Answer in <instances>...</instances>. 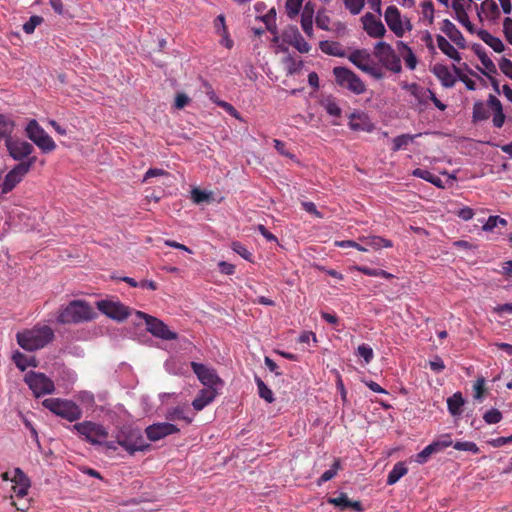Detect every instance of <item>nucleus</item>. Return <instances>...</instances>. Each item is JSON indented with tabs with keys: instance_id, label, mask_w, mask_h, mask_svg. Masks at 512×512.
Returning a JSON list of instances; mask_svg holds the SVG:
<instances>
[{
	"instance_id": "nucleus-1",
	"label": "nucleus",
	"mask_w": 512,
	"mask_h": 512,
	"mask_svg": "<svg viewBox=\"0 0 512 512\" xmlns=\"http://www.w3.org/2000/svg\"><path fill=\"white\" fill-rule=\"evenodd\" d=\"M55 335L51 327L47 325H35L30 329H24L16 334L18 345L29 352L44 348L53 341Z\"/></svg>"
},
{
	"instance_id": "nucleus-2",
	"label": "nucleus",
	"mask_w": 512,
	"mask_h": 512,
	"mask_svg": "<svg viewBox=\"0 0 512 512\" xmlns=\"http://www.w3.org/2000/svg\"><path fill=\"white\" fill-rule=\"evenodd\" d=\"M490 111L493 112V126L501 128L504 125L506 116L503 112V107L500 100L490 94L487 103L476 101L473 105L472 121L474 123L486 121L490 117Z\"/></svg>"
},
{
	"instance_id": "nucleus-3",
	"label": "nucleus",
	"mask_w": 512,
	"mask_h": 512,
	"mask_svg": "<svg viewBox=\"0 0 512 512\" xmlns=\"http://www.w3.org/2000/svg\"><path fill=\"white\" fill-rule=\"evenodd\" d=\"M96 316L92 307L85 301L73 300L57 316L61 324H77L87 322Z\"/></svg>"
},
{
	"instance_id": "nucleus-4",
	"label": "nucleus",
	"mask_w": 512,
	"mask_h": 512,
	"mask_svg": "<svg viewBox=\"0 0 512 512\" xmlns=\"http://www.w3.org/2000/svg\"><path fill=\"white\" fill-rule=\"evenodd\" d=\"M43 407L50 412L69 422H74L82 417V409L72 400L61 398H47L42 402Z\"/></svg>"
},
{
	"instance_id": "nucleus-5",
	"label": "nucleus",
	"mask_w": 512,
	"mask_h": 512,
	"mask_svg": "<svg viewBox=\"0 0 512 512\" xmlns=\"http://www.w3.org/2000/svg\"><path fill=\"white\" fill-rule=\"evenodd\" d=\"M116 442L123 447L130 455L137 451L150 450L151 445L147 443L140 429L123 427L116 435Z\"/></svg>"
},
{
	"instance_id": "nucleus-6",
	"label": "nucleus",
	"mask_w": 512,
	"mask_h": 512,
	"mask_svg": "<svg viewBox=\"0 0 512 512\" xmlns=\"http://www.w3.org/2000/svg\"><path fill=\"white\" fill-rule=\"evenodd\" d=\"M333 75L337 85L349 90L351 93L361 95L366 92V84L352 70L337 66L333 68Z\"/></svg>"
},
{
	"instance_id": "nucleus-7",
	"label": "nucleus",
	"mask_w": 512,
	"mask_h": 512,
	"mask_svg": "<svg viewBox=\"0 0 512 512\" xmlns=\"http://www.w3.org/2000/svg\"><path fill=\"white\" fill-rule=\"evenodd\" d=\"M27 137L39 148L43 153H49L56 149V143L52 137L39 125V123L32 119L26 126Z\"/></svg>"
},
{
	"instance_id": "nucleus-8",
	"label": "nucleus",
	"mask_w": 512,
	"mask_h": 512,
	"mask_svg": "<svg viewBox=\"0 0 512 512\" xmlns=\"http://www.w3.org/2000/svg\"><path fill=\"white\" fill-rule=\"evenodd\" d=\"M36 161L37 157H31L15 165L5 176L1 184V193L7 194L11 192L23 180Z\"/></svg>"
},
{
	"instance_id": "nucleus-9",
	"label": "nucleus",
	"mask_w": 512,
	"mask_h": 512,
	"mask_svg": "<svg viewBox=\"0 0 512 512\" xmlns=\"http://www.w3.org/2000/svg\"><path fill=\"white\" fill-rule=\"evenodd\" d=\"M24 382L28 385L36 398L52 394L55 391V385L52 379L42 372H27L24 376Z\"/></svg>"
},
{
	"instance_id": "nucleus-10",
	"label": "nucleus",
	"mask_w": 512,
	"mask_h": 512,
	"mask_svg": "<svg viewBox=\"0 0 512 512\" xmlns=\"http://www.w3.org/2000/svg\"><path fill=\"white\" fill-rule=\"evenodd\" d=\"M348 60L358 69L369 74L375 79L380 80L384 77L382 69L372 64L373 60L366 49H356L352 51L348 56Z\"/></svg>"
},
{
	"instance_id": "nucleus-11",
	"label": "nucleus",
	"mask_w": 512,
	"mask_h": 512,
	"mask_svg": "<svg viewBox=\"0 0 512 512\" xmlns=\"http://www.w3.org/2000/svg\"><path fill=\"white\" fill-rule=\"evenodd\" d=\"M374 55L387 70L394 73L401 72L400 57L390 44L383 41L378 42L374 47Z\"/></svg>"
},
{
	"instance_id": "nucleus-12",
	"label": "nucleus",
	"mask_w": 512,
	"mask_h": 512,
	"mask_svg": "<svg viewBox=\"0 0 512 512\" xmlns=\"http://www.w3.org/2000/svg\"><path fill=\"white\" fill-rule=\"evenodd\" d=\"M72 429L85 438V440L93 445L102 444V440L106 439L108 432L101 424L92 421H83L76 423Z\"/></svg>"
},
{
	"instance_id": "nucleus-13",
	"label": "nucleus",
	"mask_w": 512,
	"mask_h": 512,
	"mask_svg": "<svg viewBox=\"0 0 512 512\" xmlns=\"http://www.w3.org/2000/svg\"><path fill=\"white\" fill-rule=\"evenodd\" d=\"M136 315L145 321L147 331L153 336L164 340H175L177 338V334L172 332L168 326L158 318L142 311H136Z\"/></svg>"
},
{
	"instance_id": "nucleus-14",
	"label": "nucleus",
	"mask_w": 512,
	"mask_h": 512,
	"mask_svg": "<svg viewBox=\"0 0 512 512\" xmlns=\"http://www.w3.org/2000/svg\"><path fill=\"white\" fill-rule=\"evenodd\" d=\"M96 307L101 313L118 322L126 320L130 315L129 307L119 301L100 300Z\"/></svg>"
},
{
	"instance_id": "nucleus-15",
	"label": "nucleus",
	"mask_w": 512,
	"mask_h": 512,
	"mask_svg": "<svg viewBox=\"0 0 512 512\" xmlns=\"http://www.w3.org/2000/svg\"><path fill=\"white\" fill-rule=\"evenodd\" d=\"M5 145L9 155L16 161L24 162L31 158V154L34 151V147L31 143L21 140L13 139L8 137L5 140Z\"/></svg>"
},
{
	"instance_id": "nucleus-16",
	"label": "nucleus",
	"mask_w": 512,
	"mask_h": 512,
	"mask_svg": "<svg viewBox=\"0 0 512 512\" xmlns=\"http://www.w3.org/2000/svg\"><path fill=\"white\" fill-rule=\"evenodd\" d=\"M191 368L199 381L207 388H215L216 385L222 384V380L214 369L197 362H191Z\"/></svg>"
},
{
	"instance_id": "nucleus-17",
	"label": "nucleus",
	"mask_w": 512,
	"mask_h": 512,
	"mask_svg": "<svg viewBox=\"0 0 512 512\" xmlns=\"http://www.w3.org/2000/svg\"><path fill=\"white\" fill-rule=\"evenodd\" d=\"M178 432H179V428L176 425L168 423V422L154 423L152 425H149L145 429L147 438L153 442L158 441L168 435L175 434Z\"/></svg>"
},
{
	"instance_id": "nucleus-18",
	"label": "nucleus",
	"mask_w": 512,
	"mask_h": 512,
	"mask_svg": "<svg viewBox=\"0 0 512 512\" xmlns=\"http://www.w3.org/2000/svg\"><path fill=\"white\" fill-rule=\"evenodd\" d=\"M361 21L363 23V28L366 33L373 38H381L385 35L386 29L381 20L376 19V17L368 12L364 16H362Z\"/></svg>"
},
{
	"instance_id": "nucleus-19",
	"label": "nucleus",
	"mask_w": 512,
	"mask_h": 512,
	"mask_svg": "<svg viewBox=\"0 0 512 512\" xmlns=\"http://www.w3.org/2000/svg\"><path fill=\"white\" fill-rule=\"evenodd\" d=\"M348 126L357 132H372L375 129L369 116L363 112H354L349 115Z\"/></svg>"
},
{
	"instance_id": "nucleus-20",
	"label": "nucleus",
	"mask_w": 512,
	"mask_h": 512,
	"mask_svg": "<svg viewBox=\"0 0 512 512\" xmlns=\"http://www.w3.org/2000/svg\"><path fill=\"white\" fill-rule=\"evenodd\" d=\"M385 21L390 28L391 31L397 37H402L404 35V29L402 26L400 12L395 6H388L385 11Z\"/></svg>"
},
{
	"instance_id": "nucleus-21",
	"label": "nucleus",
	"mask_w": 512,
	"mask_h": 512,
	"mask_svg": "<svg viewBox=\"0 0 512 512\" xmlns=\"http://www.w3.org/2000/svg\"><path fill=\"white\" fill-rule=\"evenodd\" d=\"M441 31L449 37L459 48L464 49L466 47V41L460 30L453 24L449 19L442 21Z\"/></svg>"
},
{
	"instance_id": "nucleus-22",
	"label": "nucleus",
	"mask_w": 512,
	"mask_h": 512,
	"mask_svg": "<svg viewBox=\"0 0 512 512\" xmlns=\"http://www.w3.org/2000/svg\"><path fill=\"white\" fill-rule=\"evenodd\" d=\"M218 392L216 388H205L199 391L192 402V406L196 411H201L216 398Z\"/></svg>"
},
{
	"instance_id": "nucleus-23",
	"label": "nucleus",
	"mask_w": 512,
	"mask_h": 512,
	"mask_svg": "<svg viewBox=\"0 0 512 512\" xmlns=\"http://www.w3.org/2000/svg\"><path fill=\"white\" fill-rule=\"evenodd\" d=\"M432 73L440 80L444 87L450 88L455 85L456 79L446 65L435 64L432 68Z\"/></svg>"
},
{
	"instance_id": "nucleus-24",
	"label": "nucleus",
	"mask_w": 512,
	"mask_h": 512,
	"mask_svg": "<svg viewBox=\"0 0 512 512\" xmlns=\"http://www.w3.org/2000/svg\"><path fill=\"white\" fill-rule=\"evenodd\" d=\"M359 240L374 250H379L382 247L390 248L393 246L391 240L376 235L361 236L359 237Z\"/></svg>"
},
{
	"instance_id": "nucleus-25",
	"label": "nucleus",
	"mask_w": 512,
	"mask_h": 512,
	"mask_svg": "<svg viewBox=\"0 0 512 512\" xmlns=\"http://www.w3.org/2000/svg\"><path fill=\"white\" fill-rule=\"evenodd\" d=\"M437 45L439 49L448 57L456 62H460V53L454 48V46L442 35L436 37Z\"/></svg>"
},
{
	"instance_id": "nucleus-26",
	"label": "nucleus",
	"mask_w": 512,
	"mask_h": 512,
	"mask_svg": "<svg viewBox=\"0 0 512 512\" xmlns=\"http://www.w3.org/2000/svg\"><path fill=\"white\" fill-rule=\"evenodd\" d=\"M477 35L484 43L490 46L495 52L501 53L502 51H504V44L500 38L491 35L488 31L483 29L477 31Z\"/></svg>"
},
{
	"instance_id": "nucleus-27",
	"label": "nucleus",
	"mask_w": 512,
	"mask_h": 512,
	"mask_svg": "<svg viewBox=\"0 0 512 512\" xmlns=\"http://www.w3.org/2000/svg\"><path fill=\"white\" fill-rule=\"evenodd\" d=\"M313 15L314 9L305 5L301 15V27L308 37H313Z\"/></svg>"
},
{
	"instance_id": "nucleus-28",
	"label": "nucleus",
	"mask_w": 512,
	"mask_h": 512,
	"mask_svg": "<svg viewBox=\"0 0 512 512\" xmlns=\"http://www.w3.org/2000/svg\"><path fill=\"white\" fill-rule=\"evenodd\" d=\"M328 503L340 507L342 510L348 508H354L357 511L361 510L360 502H352L345 493H341L338 497L329 498Z\"/></svg>"
},
{
	"instance_id": "nucleus-29",
	"label": "nucleus",
	"mask_w": 512,
	"mask_h": 512,
	"mask_svg": "<svg viewBox=\"0 0 512 512\" xmlns=\"http://www.w3.org/2000/svg\"><path fill=\"white\" fill-rule=\"evenodd\" d=\"M465 401L460 392L453 394L447 399L448 411L452 416H459L462 414V406Z\"/></svg>"
},
{
	"instance_id": "nucleus-30",
	"label": "nucleus",
	"mask_w": 512,
	"mask_h": 512,
	"mask_svg": "<svg viewBox=\"0 0 512 512\" xmlns=\"http://www.w3.org/2000/svg\"><path fill=\"white\" fill-rule=\"evenodd\" d=\"M404 89L409 91L411 95L415 97L419 104H425L426 100L429 96L430 89H424L420 87L417 83L405 84L403 86Z\"/></svg>"
},
{
	"instance_id": "nucleus-31",
	"label": "nucleus",
	"mask_w": 512,
	"mask_h": 512,
	"mask_svg": "<svg viewBox=\"0 0 512 512\" xmlns=\"http://www.w3.org/2000/svg\"><path fill=\"white\" fill-rule=\"evenodd\" d=\"M350 269L361 272L367 276L382 277V278H385L388 280L394 278L393 274H391L385 270H382V269H374V268H369L367 266H359V265L352 266Z\"/></svg>"
},
{
	"instance_id": "nucleus-32",
	"label": "nucleus",
	"mask_w": 512,
	"mask_h": 512,
	"mask_svg": "<svg viewBox=\"0 0 512 512\" xmlns=\"http://www.w3.org/2000/svg\"><path fill=\"white\" fill-rule=\"evenodd\" d=\"M320 49L322 52L328 55L336 56V57H344L345 53L341 47V45L337 42L332 41H321Z\"/></svg>"
},
{
	"instance_id": "nucleus-33",
	"label": "nucleus",
	"mask_w": 512,
	"mask_h": 512,
	"mask_svg": "<svg viewBox=\"0 0 512 512\" xmlns=\"http://www.w3.org/2000/svg\"><path fill=\"white\" fill-rule=\"evenodd\" d=\"M408 472L407 467L403 462H397L387 476V484L393 485L399 481L401 477Z\"/></svg>"
},
{
	"instance_id": "nucleus-34",
	"label": "nucleus",
	"mask_w": 512,
	"mask_h": 512,
	"mask_svg": "<svg viewBox=\"0 0 512 512\" xmlns=\"http://www.w3.org/2000/svg\"><path fill=\"white\" fill-rule=\"evenodd\" d=\"M474 52L477 54L482 65L491 73H496V66L493 61L488 57L481 45L476 44L473 46Z\"/></svg>"
},
{
	"instance_id": "nucleus-35",
	"label": "nucleus",
	"mask_w": 512,
	"mask_h": 512,
	"mask_svg": "<svg viewBox=\"0 0 512 512\" xmlns=\"http://www.w3.org/2000/svg\"><path fill=\"white\" fill-rule=\"evenodd\" d=\"M481 11L492 20H496L500 16V10L494 0H484L481 3Z\"/></svg>"
},
{
	"instance_id": "nucleus-36",
	"label": "nucleus",
	"mask_w": 512,
	"mask_h": 512,
	"mask_svg": "<svg viewBox=\"0 0 512 512\" xmlns=\"http://www.w3.org/2000/svg\"><path fill=\"white\" fill-rule=\"evenodd\" d=\"M255 383L258 388L259 396L262 399H264L265 401H267L268 403H272L274 401V394H273L272 390L258 376H255Z\"/></svg>"
},
{
	"instance_id": "nucleus-37",
	"label": "nucleus",
	"mask_w": 512,
	"mask_h": 512,
	"mask_svg": "<svg viewBox=\"0 0 512 512\" xmlns=\"http://www.w3.org/2000/svg\"><path fill=\"white\" fill-rule=\"evenodd\" d=\"M14 122L9 119L7 116L0 114V141L3 138L10 137V134L13 132L14 129Z\"/></svg>"
},
{
	"instance_id": "nucleus-38",
	"label": "nucleus",
	"mask_w": 512,
	"mask_h": 512,
	"mask_svg": "<svg viewBox=\"0 0 512 512\" xmlns=\"http://www.w3.org/2000/svg\"><path fill=\"white\" fill-rule=\"evenodd\" d=\"M453 444L450 434H444L439 439L433 441L429 446L432 448L434 453L443 451L445 448Z\"/></svg>"
},
{
	"instance_id": "nucleus-39",
	"label": "nucleus",
	"mask_w": 512,
	"mask_h": 512,
	"mask_svg": "<svg viewBox=\"0 0 512 512\" xmlns=\"http://www.w3.org/2000/svg\"><path fill=\"white\" fill-rule=\"evenodd\" d=\"M341 469V463L339 459H335L332 467L326 470L318 480V484H322L334 478L337 472Z\"/></svg>"
},
{
	"instance_id": "nucleus-40",
	"label": "nucleus",
	"mask_w": 512,
	"mask_h": 512,
	"mask_svg": "<svg viewBox=\"0 0 512 512\" xmlns=\"http://www.w3.org/2000/svg\"><path fill=\"white\" fill-rule=\"evenodd\" d=\"M343 3L352 15L360 14L365 6V0H343Z\"/></svg>"
},
{
	"instance_id": "nucleus-41",
	"label": "nucleus",
	"mask_w": 512,
	"mask_h": 512,
	"mask_svg": "<svg viewBox=\"0 0 512 512\" xmlns=\"http://www.w3.org/2000/svg\"><path fill=\"white\" fill-rule=\"evenodd\" d=\"M284 64L286 66L287 73L289 75H293V74L298 73L301 70L302 65H303L302 61L297 60V59H295L292 56H287L284 59Z\"/></svg>"
},
{
	"instance_id": "nucleus-42",
	"label": "nucleus",
	"mask_w": 512,
	"mask_h": 512,
	"mask_svg": "<svg viewBox=\"0 0 512 512\" xmlns=\"http://www.w3.org/2000/svg\"><path fill=\"white\" fill-rule=\"evenodd\" d=\"M303 0H286L285 8L289 18L296 17L302 7Z\"/></svg>"
},
{
	"instance_id": "nucleus-43",
	"label": "nucleus",
	"mask_w": 512,
	"mask_h": 512,
	"mask_svg": "<svg viewBox=\"0 0 512 512\" xmlns=\"http://www.w3.org/2000/svg\"><path fill=\"white\" fill-rule=\"evenodd\" d=\"M473 390H474V399L479 402H482V400L484 398V394L486 392V382L483 377L477 378V380L475 381V383L473 385Z\"/></svg>"
},
{
	"instance_id": "nucleus-44",
	"label": "nucleus",
	"mask_w": 512,
	"mask_h": 512,
	"mask_svg": "<svg viewBox=\"0 0 512 512\" xmlns=\"http://www.w3.org/2000/svg\"><path fill=\"white\" fill-rule=\"evenodd\" d=\"M452 445L458 451H468L472 454H478L480 452L479 447L471 441H456Z\"/></svg>"
},
{
	"instance_id": "nucleus-45",
	"label": "nucleus",
	"mask_w": 512,
	"mask_h": 512,
	"mask_svg": "<svg viewBox=\"0 0 512 512\" xmlns=\"http://www.w3.org/2000/svg\"><path fill=\"white\" fill-rule=\"evenodd\" d=\"M315 23H316V26L319 28V29H322V30H325V31H328L330 30V23H331V19L330 17L326 14L325 10H319L317 12V15H316V19H315Z\"/></svg>"
},
{
	"instance_id": "nucleus-46",
	"label": "nucleus",
	"mask_w": 512,
	"mask_h": 512,
	"mask_svg": "<svg viewBox=\"0 0 512 512\" xmlns=\"http://www.w3.org/2000/svg\"><path fill=\"white\" fill-rule=\"evenodd\" d=\"M291 44L300 52V53H308L311 49L308 42L302 37L300 33H296L294 35V39Z\"/></svg>"
},
{
	"instance_id": "nucleus-47",
	"label": "nucleus",
	"mask_w": 512,
	"mask_h": 512,
	"mask_svg": "<svg viewBox=\"0 0 512 512\" xmlns=\"http://www.w3.org/2000/svg\"><path fill=\"white\" fill-rule=\"evenodd\" d=\"M262 21L265 23L268 31L276 32V11L274 8L270 9L269 12L262 17Z\"/></svg>"
},
{
	"instance_id": "nucleus-48",
	"label": "nucleus",
	"mask_w": 512,
	"mask_h": 512,
	"mask_svg": "<svg viewBox=\"0 0 512 512\" xmlns=\"http://www.w3.org/2000/svg\"><path fill=\"white\" fill-rule=\"evenodd\" d=\"M414 139V136L403 134L400 136H397L393 139V151H398L404 147H406L412 140Z\"/></svg>"
},
{
	"instance_id": "nucleus-49",
	"label": "nucleus",
	"mask_w": 512,
	"mask_h": 512,
	"mask_svg": "<svg viewBox=\"0 0 512 512\" xmlns=\"http://www.w3.org/2000/svg\"><path fill=\"white\" fill-rule=\"evenodd\" d=\"M483 419L487 424H496L502 420V413L498 409L492 408L484 413Z\"/></svg>"
},
{
	"instance_id": "nucleus-50",
	"label": "nucleus",
	"mask_w": 512,
	"mask_h": 512,
	"mask_svg": "<svg viewBox=\"0 0 512 512\" xmlns=\"http://www.w3.org/2000/svg\"><path fill=\"white\" fill-rule=\"evenodd\" d=\"M43 22V18L38 15L31 16L30 19L23 25V31L26 34L34 32L35 28Z\"/></svg>"
},
{
	"instance_id": "nucleus-51",
	"label": "nucleus",
	"mask_w": 512,
	"mask_h": 512,
	"mask_svg": "<svg viewBox=\"0 0 512 512\" xmlns=\"http://www.w3.org/2000/svg\"><path fill=\"white\" fill-rule=\"evenodd\" d=\"M170 420H183L187 424L192 422V418L188 417L185 410L181 407L174 408L167 417Z\"/></svg>"
},
{
	"instance_id": "nucleus-52",
	"label": "nucleus",
	"mask_w": 512,
	"mask_h": 512,
	"mask_svg": "<svg viewBox=\"0 0 512 512\" xmlns=\"http://www.w3.org/2000/svg\"><path fill=\"white\" fill-rule=\"evenodd\" d=\"M12 360L19 370L25 371L27 369L28 357L20 351L13 353Z\"/></svg>"
},
{
	"instance_id": "nucleus-53",
	"label": "nucleus",
	"mask_w": 512,
	"mask_h": 512,
	"mask_svg": "<svg viewBox=\"0 0 512 512\" xmlns=\"http://www.w3.org/2000/svg\"><path fill=\"white\" fill-rule=\"evenodd\" d=\"M357 355L365 360V363H370L373 359V349L367 344H361L357 348Z\"/></svg>"
},
{
	"instance_id": "nucleus-54",
	"label": "nucleus",
	"mask_w": 512,
	"mask_h": 512,
	"mask_svg": "<svg viewBox=\"0 0 512 512\" xmlns=\"http://www.w3.org/2000/svg\"><path fill=\"white\" fill-rule=\"evenodd\" d=\"M191 198L194 203L200 204L205 201H209L211 198V193L205 192L203 190H200L198 188H194L191 191Z\"/></svg>"
},
{
	"instance_id": "nucleus-55",
	"label": "nucleus",
	"mask_w": 512,
	"mask_h": 512,
	"mask_svg": "<svg viewBox=\"0 0 512 512\" xmlns=\"http://www.w3.org/2000/svg\"><path fill=\"white\" fill-rule=\"evenodd\" d=\"M232 249L243 259L247 261H252V253L240 242H233Z\"/></svg>"
},
{
	"instance_id": "nucleus-56",
	"label": "nucleus",
	"mask_w": 512,
	"mask_h": 512,
	"mask_svg": "<svg viewBox=\"0 0 512 512\" xmlns=\"http://www.w3.org/2000/svg\"><path fill=\"white\" fill-rule=\"evenodd\" d=\"M422 7V14L423 16L428 19L429 23L432 24L434 20V5L432 1H424L421 4Z\"/></svg>"
},
{
	"instance_id": "nucleus-57",
	"label": "nucleus",
	"mask_w": 512,
	"mask_h": 512,
	"mask_svg": "<svg viewBox=\"0 0 512 512\" xmlns=\"http://www.w3.org/2000/svg\"><path fill=\"white\" fill-rule=\"evenodd\" d=\"M455 19H456V20H457L461 25H463V26L467 29V31H468L469 33H471V34L477 33V31H476V29H475L474 25H473V24L470 22V20H469V16H468L467 12H466V13H464V14H461V15H459V16H455Z\"/></svg>"
},
{
	"instance_id": "nucleus-58",
	"label": "nucleus",
	"mask_w": 512,
	"mask_h": 512,
	"mask_svg": "<svg viewBox=\"0 0 512 512\" xmlns=\"http://www.w3.org/2000/svg\"><path fill=\"white\" fill-rule=\"evenodd\" d=\"M214 28L217 34L222 35L228 32L226 23H225V16L220 14L216 17L214 21Z\"/></svg>"
},
{
	"instance_id": "nucleus-59",
	"label": "nucleus",
	"mask_w": 512,
	"mask_h": 512,
	"mask_svg": "<svg viewBox=\"0 0 512 512\" xmlns=\"http://www.w3.org/2000/svg\"><path fill=\"white\" fill-rule=\"evenodd\" d=\"M11 481L14 482V484L30 483L29 478L26 476V474L20 468L14 469L13 477L11 478Z\"/></svg>"
},
{
	"instance_id": "nucleus-60",
	"label": "nucleus",
	"mask_w": 512,
	"mask_h": 512,
	"mask_svg": "<svg viewBox=\"0 0 512 512\" xmlns=\"http://www.w3.org/2000/svg\"><path fill=\"white\" fill-rule=\"evenodd\" d=\"M303 210L307 213L314 215L316 218H323V214L317 210L316 205L311 201H304L301 203Z\"/></svg>"
},
{
	"instance_id": "nucleus-61",
	"label": "nucleus",
	"mask_w": 512,
	"mask_h": 512,
	"mask_svg": "<svg viewBox=\"0 0 512 512\" xmlns=\"http://www.w3.org/2000/svg\"><path fill=\"white\" fill-rule=\"evenodd\" d=\"M503 32L507 42L512 45V19L510 17L504 19Z\"/></svg>"
},
{
	"instance_id": "nucleus-62",
	"label": "nucleus",
	"mask_w": 512,
	"mask_h": 512,
	"mask_svg": "<svg viewBox=\"0 0 512 512\" xmlns=\"http://www.w3.org/2000/svg\"><path fill=\"white\" fill-rule=\"evenodd\" d=\"M326 112L335 117L341 116L342 110L335 101H328L325 105Z\"/></svg>"
},
{
	"instance_id": "nucleus-63",
	"label": "nucleus",
	"mask_w": 512,
	"mask_h": 512,
	"mask_svg": "<svg viewBox=\"0 0 512 512\" xmlns=\"http://www.w3.org/2000/svg\"><path fill=\"white\" fill-rule=\"evenodd\" d=\"M429 367L435 373H440L445 369V364L441 357L435 356L433 360L429 361Z\"/></svg>"
},
{
	"instance_id": "nucleus-64",
	"label": "nucleus",
	"mask_w": 512,
	"mask_h": 512,
	"mask_svg": "<svg viewBox=\"0 0 512 512\" xmlns=\"http://www.w3.org/2000/svg\"><path fill=\"white\" fill-rule=\"evenodd\" d=\"M499 67L501 69V71L507 76L509 77L510 79H512V61L507 59V58H503L500 63H499Z\"/></svg>"
}]
</instances>
